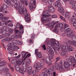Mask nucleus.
I'll use <instances>...</instances> for the list:
<instances>
[{
  "instance_id": "obj_1",
  "label": "nucleus",
  "mask_w": 76,
  "mask_h": 76,
  "mask_svg": "<svg viewBox=\"0 0 76 76\" xmlns=\"http://www.w3.org/2000/svg\"><path fill=\"white\" fill-rule=\"evenodd\" d=\"M18 11L20 14L24 15L25 20L26 22H28V23L30 22V20H31L30 15L29 14L27 13V10H24V7H22V9H19Z\"/></svg>"
},
{
  "instance_id": "obj_2",
  "label": "nucleus",
  "mask_w": 76,
  "mask_h": 76,
  "mask_svg": "<svg viewBox=\"0 0 76 76\" xmlns=\"http://www.w3.org/2000/svg\"><path fill=\"white\" fill-rule=\"evenodd\" d=\"M59 44V42L56 41L54 39H52L50 41H48L47 42V45L49 47H52L54 50H56V45H58Z\"/></svg>"
},
{
  "instance_id": "obj_3",
  "label": "nucleus",
  "mask_w": 76,
  "mask_h": 76,
  "mask_svg": "<svg viewBox=\"0 0 76 76\" xmlns=\"http://www.w3.org/2000/svg\"><path fill=\"white\" fill-rule=\"evenodd\" d=\"M15 35H12L11 36V38L12 39H15L16 38L19 37L20 38H21V34H22V32H20L19 30L15 29Z\"/></svg>"
},
{
  "instance_id": "obj_4",
  "label": "nucleus",
  "mask_w": 76,
  "mask_h": 76,
  "mask_svg": "<svg viewBox=\"0 0 76 76\" xmlns=\"http://www.w3.org/2000/svg\"><path fill=\"white\" fill-rule=\"evenodd\" d=\"M33 67L34 69H36L37 70H39L42 68L44 67V65L42 63H41L39 65H38L37 64H35L33 66Z\"/></svg>"
},
{
  "instance_id": "obj_5",
  "label": "nucleus",
  "mask_w": 76,
  "mask_h": 76,
  "mask_svg": "<svg viewBox=\"0 0 76 76\" xmlns=\"http://www.w3.org/2000/svg\"><path fill=\"white\" fill-rule=\"evenodd\" d=\"M31 4H29L28 6H29L30 9L31 10H32L34 9V6H35V4H36V0H33V1H30Z\"/></svg>"
},
{
  "instance_id": "obj_6",
  "label": "nucleus",
  "mask_w": 76,
  "mask_h": 76,
  "mask_svg": "<svg viewBox=\"0 0 76 76\" xmlns=\"http://www.w3.org/2000/svg\"><path fill=\"white\" fill-rule=\"evenodd\" d=\"M46 50L47 51H48V53H50V54L49 55V56L50 57H51V58H53V57H52L53 56V55H52V54H51V53L53 54H54V51H53V49L50 48V47H48L47 48Z\"/></svg>"
},
{
  "instance_id": "obj_7",
  "label": "nucleus",
  "mask_w": 76,
  "mask_h": 76,
  "mask_svg": "<svg viewBox=\"0 0 76 76\" xmlns=\"http://www.w3.org/2000/svg\"><path fill=\"white\" fill-rule=\"evenodd\" d=\"M15 28L17 29H18V28H19L20 29H21L20 31V32H21V34H23V26H22V25H20L19 23H17L16 25L15 26Z\"/></svg>"
},
{
  "instance_id": "obj_8",
  "label": "nucleus",
  "mask_w": 76,
  "mask_h": 76,
  "mask_svg": "<svg viewBox=\"0 0 76 76\" xmlns=\"http://www.w3.org/2000/svg\"><path fill=\"white\" fill-rule=\"evenodd\" d=\"M70 43L69 42H66V44L67 46V50L69 51H73L74 49L70 45V44H69Z\"/></svg>"
},
{
  "instance_id": "obj_9",
  "label": "nucleus",
  "mask_w": 76,
  "mask_h": 76,
  "mask_svg": "<svg viewBox=\"0 0 76 76\" xmlns=\"http://www.w3.org/2000/svg\"><path fill=\"white\" fill-rule=\"evenodd\" d=\"M42 16H43V17H42L41 19L42 22L47 23V18L48 16H50V15L49 16L48 15H42Z\"/></svg>"
},
{
  "instance_id": "obj_10",
  "label": "nucleus",
  "mask_w": 76,
  "mask_h": 76,
  "mask_svg": "<svg viewBox=\"0 0 76 76\" xmlns=\"http://www.w3.org/2000/svg\"><path fill=\"white\" fill-rule=\"evenodd\" d=\"M74 34H75V32L73 30H71L70 32L67 33L66 35L69 38H72V37L73 36Z\"/></svg>"
},
{
  "instance_id": "obj_11",
  "label": "nucleus",
  "mask_w": 76,
  "mask_h": 76,
  "mask_svg": "<svg viewBox=\"0 0 76 76\" xmlns=\"http://www.w3.org/2000/svg\"><path fill=\"white\" fill-rule=\"evenodd\" d=\"M61 6V1L60 0H58L56 3L54 7H60Z\"/></svg>"
},
{
  "instance_id": "obj_12",
  "label": "nucleus",
  "mask_w": 76,
  "mask_h": 76,
  "mask_svg": "<svg viewBox=\"0 0 76 76\" xmlns=\"http://www.w3.org/2000/svg\"><path fill=\"white\" fill-rule=\"evenodd\" d=\"M42 61L45 63V64H48L50 63H51V60L50 58H47L46 59L43 58L42 59Z\"/></svg>"
},
{
  "instance_id": "obj_13",
  "label": "nucleus",
  "mask_w": 76,
  "mask_h": 76,
  "mask_svg": "<svg viewBox=\"0 0 76 76\" xmlns=\"http://www.w3.org/2000/svg\"><path fill=\"white\" fill-rule=\"evenodd\" d=\"M15 8L16 9V10H19V9H21L22 8V4H14V5Z\"/></svg>"
},
{
  "instance_id": "obj_14",
  "label": "nucleus",
  "mask_w": 76,
  "mask_h": 76,
  "mask_svg": "<svg viewBox=\"0 0 76 76\" xmlns=\"http://www.w3.org/2000/svg\"><path fill=\"white\" fill-rule=\"evenodd\" d=\"M15 68L17 72L19 71L20 73H21V74H22L20 71L22 70V67H20V66L16 64L15 65Z\"/></svg>"
},
{
  "instance_id": "obj_15",
  "label": "nucleus",
  "mask_w": 76,
  "mask_h": 76,
  "mask_svg": "<svg viewBox=\"0 0 76 76\" xmlns=\"http://www.w3.org/2000/svg\"><path fill=\"white\" fill-rule=\"evenodd\" d=\"M9 69L8 68L7 66H4V71H3V73H4V75L5 76H6V73L9 72H9Z\"/></svg>"
},
{
  "instance_id": "obj_16",
  "label": "nucleus",
  "mask_w": 76,
  "mask_h": 76,
  "mask_svg": "<svg viewBox=\"0 0 76 76\" xmlns=\"http://www.w3.org/2000/svg\"><path fill=\"white\" fill-rule=\"evenodd\" d=\"M21 3L23 4H25L26 6H27L28 4V0H19Z\"/></svg>"
},
{
  "instance_id": "obj_17",
  "label": "nucleus",
  "mask_w": 76,
  "mask_h": 76,
  "mask_svg": "<svg viewBox=\"0 0 76 76\" xmlns=\"http://www.w3.org/2000/svg\"><path fill=\"white\" fill-rule=\"evenodd\" d=\"M68 42L71 45H74L76 47V42L72 41L70 40H68Z\"/></svg>"
},
{
  "instance_id": "obj_18",
  "label": "nucleus",
  "mask_w": 76,
  "mask_h": 76,
  "mask_svg": "<svg viewBox=\"0 0 76 76\" xmlns=\"http://www.w3.org/2000/svg\"><path fill=\"white\" fill-rule=\"evenodd\" d=\"M48 9H49V11L52 13H53L55 10V8L51 6H50L49 7H48Z\"/></svg>"
},
{
  "instance_id": "obj_19",
  "label": "nucleus",
  "mask_w": 76,
  "mask_h": 76,
  "mask_svg": "<svg viewBox=\"0 0 76 76\" xmlns=\"http://www.w3.org/2000/svg\"><path fill=\"white\" fill-rule=\"evenodd\" d=\"M56 23H57L56 22L54 23V22H52L48 24V26L49 28L52 27V28H53L54 27L53 25H54L56 24Z\"/></svg>"
},
{
  "instance_id": "obj_20",
  "label": "nucleus",
  "mask_w": 76,
  "mask_h": 76,
  "mask_svg": "<svg viewBox=\"0 0 76 76\" xmlns=\"http://www.w3.org/2000/svg\"><path fill=\"white\" fill-rule=\"evenodd\" d=\"M23 67V69H21V70H20V71L21 73H24V72H25L26 71V66H22Z\"/></svg>"
},
{
  "instance_id": "obj_21",
  "label": "nucleus",
  "mask_w": 76,
  "mask_h": 76,
  "mask_svg": "<svg viewBox=\"0 0 76 76\" xmlns=\"http://www.w3.org/2000/svg\"><path fill=\"white\" fill-rule=\"evenodd\" d=\"M62 51V52L60 54L61 56H64L66 54H67V51H66V50H63Z\"/></svg>"
},
{
  "instance_id": "obj_22",
  "label": "nucleus",
  "mask_w": 76,
  "mask_h": 76,
  "mask_svg": "<svg viewBox=\"0 0 76 76\" xmlns=\"http://www.w3.org/2000/svg\"><path fill=\"white\" fill-rule=\"evenodd\" d=\"M55 67L57 70H60V65L58 64L57 63H56L55 64Z\"/></svg>"
},
{
  "instance_id": "obj_23",
  "label": "nucleus",
  "mask_w": 76,
  "mask_h": 76,
  "mask_svg": "<svg viewBox=\"0 0 76 76\" xmlns=\"http://www.w3.org/2000/svg\"><path fill=\"white\" fill-rule=\"evenodd\" d=\"M48 69L51 70L52 72H54L55 71V66H54V65H52L51 67L49 68Z\"/></svg>"
},
{
  "instance_id": "obj_24",
  "label": "nucleus",
  "mask_w": 76,
  "mask_h": 76,
  "mask_svg": "<svg viewBox=\"0 0 76 76\" xmlns=\"http://www.w3.org/2000/svg\"><path fill=\"white\" fill-rule=\"evenodd\" d=\"M61 49L62 51L64 50V51L66 50L65 51H67V50L66 49V46L64 45H63L61 48Z\"/></svg>"
},
{
  "instance_id": "obj_25",
  "label": "nucleus",
  "mask_w": 76,
  "mask_h": 76,
  "mask_svg": "<svg viewBox=\"0 0 76 76\" xmlns=\"http://www.w3.org/2000/svg\"><path fill=\"white\" fill-rule=\"evenodd\" d=\"M58 25H56L55 26L54 30H53V32L55 33H58Z\"/></svg>"
},
{
  "instance_id": "obj_26",
  "label": "nucleus",
  "mask_w": 76,
  "mask_h": 76,
  "mask_svg": "<svg viewBox=\"0 0 76 76\" xmlns=\"http://www.w3.org/2000/svg\"><path fill=\"white\" fill-rule=\"evenodd\" d=\"M71 40L72 41H76V35L74 34L71 37Z\"/></svg>"
},
{
  "instance_id": "obj_27",
  "label": "nucleus",
  "mask_w": 76,
  "mask_h": 76,
  "mask_svg": "<svg viewBox=\"0 0 76 76\" xmlns=\"http://www.w3.org/2000/svg\"><path fill=\"white\" fill-rule=\"evenodd\" d=\"M28 52H26L25 51H23L21 52V56L22 57H25L26 56V54H28Z\"/></svg>"
},
{
  "instance_id": "obj_28",
  "label": "nucleus",
  "mask_w": 76,
  "mask_h": 76,
  "mask_svg": "<svg viewBox=\"0 0 76 76\" xmlns=\"http://www.w3.org/2000/svg\"><path fill=\"white\" fill-rule=\"evenodd\" d=\"M22 63H23V62L22 61V59H20L17 62V64L19 65H21V64H22Z\"/></svg>"
},
{
  "instance_id": "obj_29",
  "label": "nucleus",
  "mask_w": 76,
  "mask_h": 76,
  "mask_svg": "<svg viewBox=\"0 0 76 76\" xmlns=\"http://www.w3.org/2000/svg\"><path fill=\"white\" fill-rule=\"evenodd\" d=\"M2 35H4V38H6V37H8L10 36V35L9 34V33H6V32L4 34H2Z\"/></svg>"
},
{
  "instance_id": "obj_30",
  "label": "nucleus",
  "mask_w": 76,
  "mask_h": 76,
  "mask_svg": "<svg viewBox=\"0 0 76 76\" xmlns=\"http://www.w3.org/2000/svg\"><path fill=\"white\" fill-rule=\"evenodd\" d=\"M76 18H73L72 19H71L70 21L71 23V24H73L74 22H76Z\"/></svg>"
},
{
  "instance_id": "obj_31",
  "label": "nucleus",
  "mask_w": 76,
  "mask_h": 76,
  "mask_svg": "<svg viewBox=\"0 0 76 76\" xmlns=\"http://www.w3.org/2000/svg\"><path fill=\"white\" fill-rule=\"evenodd\" d=\"M58 11L60 13H62V12H64V8L62 7H61L59 9Z\"/></svg>"
},
{
  "instance_id": "obj_32",
  "label": "nucleus",
  "mask_w": 76,
  "mask_h": 76,
  "mask_svg": "<svg viewBox=\"0 0 76 76\" xmlns=\"http://www.w3.org/2000/svg\"><path fill=\"white\" fill-rule=\"evenodd\" d=\"M69 15H70V13L69 12L67 11L65 13V17L66 18H67Z\"/></svg>"
},
{
  "instance_id": "obj_33",
  "label": "nucleus",
  "mask_w": 76,
  "mask_h": 76,
  "mask_svg": "<svg viewBox=\"0 0 76 76\" xmlns=\"http://www.w3.org/2000/svg\"><path fill=\"white\" fill-rule=\"evenodd\" d=\"M43 13L44 14L42 15H49V13H50V12H49V11L48 10H46L44 11Z\"/></svg>"
},
{
  "instance_id": "obj_34",
  "label": "nucleus",
  "mask_w": 76,
  "mask_h": 76,
  "mask_svg": "<svg viewBox=\"0 0 76 76\" xmlns=\"http://www.w3.org/2000/svg\"><path fill=\"white\" fill-rule=\"evenodd\" d=\"M4 9H6L7 8V6L5 4H3V6H2Z\"/></svg>"
},
{
  "instance_id": "obj_35",
  "label": "nucleus",
  "mask_w": 76,
  "mask_h": 76,
  "mask_svg": "<svg viewBox=\"0 0 76 76\" xmlns=\"http://www.w3.org/2000/svg\"><path fill=\"white\" fill-rule=\"evenodd\" d=\"M69 26V25H68L66 23H65L64 24V28H63V29H65L66 28H68Z\"/></svg>"
},
{
  "instance_id": "obj_36",
  "label": "nucleus",
  "mask_w": 76,
  "mask_h": 76,
  "mask_svg": "<svg viewBox=\"0 0 76 76\" xmlns=\"http://www.w3.org/2000/svg\"><path fill=\"white\" fill-rule=\"evenodd\" d=\"M36 55L37 56L39 57V58H41V57H42V55H41V52L38 53V54Z\"/></svg>"
},
{
  "instance_id": "obj_37",
  "label": "nucleus",
  "mask_w": 76,
  "mask_h": 76,
  "mask_svg": "<svg viewBox=\"0 0 76 76\" xmlns=\"http://www.w3.org/2000/svg\"><path fill=\"white\" fill-rule=\"evenodd\" d=\"M8 65L10 69H12V72H13V71H14V68H13V67H12L11 66V65H10V64H8Z\"/></svg>"
},
{
  "instance_id": "obj_38",
  "label": "nucleus",
  "mask_w": 76,
  "mask_h": 76,
  "mask_svg": "<svg viewBox=\"0 0 76 76\" xmlns=\"http://www.w3.org/2000/svg\"><path fill=\"white\" fill-rule=\"evenodd\" d=\"M60 18H61V19H62V20H63L65 22H66V19H65V18H63V16H62L61 15H60Z\"/></svg>"
},
{
  "instance_id": "obj_39",
  "label": "nucleus",
  "mask_w": 76,
  "mask_h": 76,
  "mask_svg": "<svg viewBox=\"0 0 76 76\" xmlns=\"http://www.w3.org/2000/svg\"><path fill=\"white\" fill-rule=\"evenodd\" d=\"M48 73L45 71L44 72H42V76H47Z\"/></svg>"
},
{
  "instance_id": "obj_40",
  "label": "nucleus",
  "mask_w": 76,
  "mask_h": 76,
  "mask_svg": "<svg viewBox=\"0 0 76 76\" xmlns=\"http://www.w3.org/2000/svg\"><path fill=\"white\" fill-rule=\"evenodd\" d=\"M26 61L28 64H31V61L30 59H27L26 60Z\"/></svg>"
},
{
  "instance_id": "obj_41",
  "label": "nucleus",
  "mask_w": 76,
  "mask_h": 76,
  "mask_svg": "<svg viewBox=\"0 0 76 76\" xmlns=\"http://www.w3.org/2000/svg\"><path fill=\"white\" fill-rule=\"evenodd\" d=\"M57 25H58V27L59 26V27H60L61 28H63V24L61 23L58 24Z\"/></svg>"
},
{
  "instance_id": "obj_42",
  "label": "nucleus",
  "mask_w": 76,
  "mask_h": 76,
  "mask_svg": "<svg viewBox=\"0 0 76 76\" xmlns=\"http://www.w3.org/2000/svg\"><path fill=\"white\" fill-rule=\"evenodd\" d=\"M70 31H71V30H70V28H68L65 30V32H66L67 33H68V32H70Z\"/></svg>"
},
{
  "instance_id": "obj_43",
  "label": "nucleus",
  "mask_w": 76,
  "mask_h": 76,
  "mask_svg": "<svg viewBox=\"0 0 76 76\" xmlns=\"http://www.w3.org/2000/svg\"><path fill=\"white\" fill-rule=\"evenodd\" d=\"M11 63L12 64H15L16 63V61L15 59H12L11 61Z\"/></svg>"
},
{
  "instance_id": "obj_44",
  "label": "nucleus",
  "mask_w": 76,
  "mask_h": 76,
  "mask_svg": "<svg viewBox=\"0 0 76 76\" xmlns=\"http://www.w3.org/2000/svg\"><path fill=\"white\" fill-rule=\"evenodd\" d=\"M58 45H59V43L58 45H56V50L57 51H58L60 50V47L58 46Z\"/></svg>"
},
{
  "instance_id": "obj_45",
  "label": "nucleus",
  "mask_w": 76,
  "mask_h": 76,
  "mask_svg": "<svg viewBox=\"0 0 76 76\" xmlns=\"http://www.w3.org/2000/svg\"><path fill=\"white\" fill-rule=\"evenodd\" d=\"M5 41H11V39L10 38L8 37H6L5 39Z\"/></svg>"
},
{
  "instance_id": "obj_46",
  "label": "nucleus",
  "mask_w": 76,
  "mask_h": 76,
  "mask_svg": "<svg viewBox=\"0 0 76 76\" xmlns=\"http://www.w3.org/2000/svg\"><path fill=\"white\" fill-rule=\"evenodd\" d=\"M9 31L10 32H9V34H12L13 33V29L10 28Z\"/></svg>"
},
{
  "instance_id": "obj_47",
  "label": "nucleus",
  "mask_w": 76,
  "mask_h": 76,
  "mask_svg": "<svg viewBox=\"0 0 76 76\" xmlns=\"http://www.w3.org/2000/svg\"><path fill=\"white\" fill-rule=\"evenodd\" d=\"M26 56L25 57H23L21 59V60H22V61L23 62V61H25L26 59Z\"/></svg>"
},
{
  "instance_id": "obj_48",
  "label": "nucleus",
  "mask_w": 76,
  "mask_h": 76,
  "mask_svg": "<svg viewBox=\"0 0 76 76\" xmlns=\"http://www.w3.org/2000/svg\"><path fill=\"white\" fill-rule=\"evenodd\" d=\"M35 34H31V39H34V38H35Z\"/></svg>"
},
{
  "instance_id": "obj_49",
  "label": "nucleus",
  "mask_w": 76,
  "mask_h": 76,
  "mask_svg": "<svg viewBox=\"0 0 76 76\" xmlns=\"http://www.w3.org/2000/svg\"><path fill=\"white\" fill-rule=\"evenodd\" d=\"M5 65V62H2L0 63V66H3Z\"/></svg>"
},
{
  "instance_id": "obj_50",
  "label": "nucleus",
  "mask_w": 76,
  "mask_h": 76,
  "mask_svg": "<svg viewBox=\"0 0 76 76\" xmlns=\"http://www.w3.org/2000/svg\"><path fill=\"white\" fill-rule=\"evenodd\" d=\"M7 25V23H3V24H2V27H6V25Z\"/></svg>"
},
{
  "instance_id": "obj_51",
  "label": "nucleus",
  "mask_w": 76,
  "mask_h": 76,
  "mask_svg": "<svg viewBox=\"0 0 76 76\" xmlns=\"http://www.w3.org/2000/svg\"><path fill=\"white\" fill-rule=\"evenodd\" d=\"M28 71H32V67L31 66H29L28 68Z\"/></svg>"
},
{
  "instance_id": "obj_52",
  "label": "nucleus",
  "mask_w": 76,
  "mask_h": 76,
  "mask_svg": "<svg viewBox=\"0 0 76 76\" xmlns=\"http://www.w3.org/2000/svg\"><path fill=\"white\" fill-rule=\"evenodd\" d=\"M4 16L3 15V14H0V18L1 19H2L3 20V18H4Z\"/></svg>"
},
{
  "instance_id": "obj_53",
  "label": "nucleus",
  "mask_w": 76,
  "mask_h": 76,
  "mask_svg": "<svg viewBox=\"0 0 76 76\" xmlns=\"http://www.w3.org/2000/svg\"><path fill=\"white\" fill-rule=\"evenodd\" d=\"M6 3L8 5V6H10V5H11V4H12V2H11L9 1L7 2Z\"/></svg>"
},
{
  "instance_id": "obj_54",
  "label": "nucleus",
  "mask_w": 76,
  "mask_h": 76,
  "mask_svg": "<svg viewBox=\"0 0 76 76\" xmlns=\"http://www.w3.org/2000/svg\"><path fill=\"white\" fill-rule=\"evenodd\" d=\"M15 4H18L19 3V1L18 0H15L14 1Z\"/></svg>"
},
{
  "instance_id": "obj_55",
  "label": "nucleus",
  "mask_w": 76,
  "mask_h": 76,
  "mask_svg": "<svg viewBox=\"0 0 76 76\" xmlns=\"http://www.w3.org/2000/svg\"><path fill=\"white\" fill-rule=\"evenodd\" d=\"M13 42L14 44L15 45L16 44H17L18 43V40H13L12 41Z\"/></svg>"
},
{
  "instance_id": "obj_56",
  "label": "nucleus",
  "mask_w": 76,
  "mask_h": 76,
  "mask_svg": "<svg viewBox=\"0 0 76 76\" xmlns=\"http://www.w3.org/2000/svg\"><path fill=\"white\" fill-rule=\"evenodd\" d=\"M11 28H10L9 27H6V28L5 29V31H6V32H8L10 31V29Z\"/></svg>"
},
{
  "instance_id": "obj_57",
  "label": "nucleus",
  "mask_w": 76,
  "mask_h": 76,
  "mask_svg": "<svg viewBox=\"0 0 76 76\" xmlns=\"http://www.w3.org/2000/svg\"><path fill=\"white\" fill-rule=\"evenodd\" d=\"M1 29L2 31L3 32L4 34L5 32V29L4 28H1Z\"/></svg>"
},
{
  "instance_id": "obj_58",
  "label": "nucleus",
  "mask_w": 76,
  "mask_h": 76,
  "mask_svg": "<svg viewBox=\"0 0 76 76\" xmlns=\"http://www.w3.org/2000/svg\"><path fill=\"white\" fill-rule=\"evenodd\" d=\"M45 72H47V73H51V71L48 69L46 70Z\"/></svg>"
},
{
  "instance_id": "obj_59",
  "label": "nucleus",
  "mask_w": 76,
  "mask_h": 76,
  "mask_svg": "<svg viewBox=\"0 0 76 76\" xmlns=\"http://www.w3.org/2000/svg\"><path fill=\"white\" fill-rule=\"evenodd\" d=\"M12 51H14L13 50H10L9 51V53L10 54H13V53H12Z\"/></svg>"
},
{
  "instance_id": "obj_60",
  "label": "nucleus",
  "mask_w": 76,
  "mask_h": 76,
  "mask_svg": "<svg viewBox=\"0 0 76 76\" xmlns=\"http://www.w3.org/2000/svg\"><path fill=\"white\" fill-rule=\"evenodd\" d=\"M4 67L0 66V70L3 71L4 70Z\"/></svg>"
},
{
  "instance_id": "obj_61",
  "label": "nucleus",
  "mask_w": 76,
  "mask_h": 76,
  "mask_svg": "<svg viewBox=\"0 0 76 76\" xmlns=\"http://www.w3.org/2000/svg\"><path fill=\"white\" fill-rule=\"evenodd\" d=\"M9 46L10 47H12V46H13V45H15V44L13 43H11L9 44Z\"/></svg>"
},
{
  "instance_id": "obj_62",
  "label": "nucleus",
  "mask_w": 76,
  "mask_h": 76,
  "mask_svg": "<svg viewBox=\"0 0 76 76\" xmlns=\"http://www.w3.org/2000/svg\"><path fill=\"white\" fill-rule=\"evenodd\" d=\"M35 55H37V54L38 53V50L37 49H36L35 51Z\"/></svg>"
},
{
  "instance_id": "obj_63",
  "label": "nucleus",
  "mask_w": 76,
  "mask_h": 76,
  "mask_svg": "<svg viewBox=\"0 0 76 76\" xmlns=\"http://www.w3.org/2000/svg\"><path fill=\"white\" fill-rule=\"evenodd\" d=\"M5 76H12V75L9 73H6V74H5Z\"/></svg>"
},
{
  "instance_id": "obj_64",
  "label": "nucleus",
  "mask_w": 76,
  "mask_h": 76,
  "mask_svg": "<svg viewBox=\"0 0 76 76\" xmlns=\"http://www.w3.org/2000/svg\"><path fill=\"white\" fill-rule=\"evenodd\" d=\"M72 7L73 8H75L76 7V4H74L72 5Z\"/></svg>"
}]
</instances>
